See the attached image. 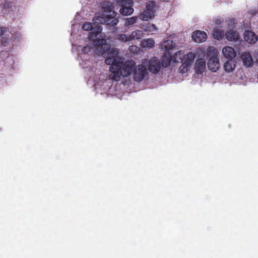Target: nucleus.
<instances>
[{
    "mask_svg": "<svg viewBox=\"0 0 258 258\" xmlns=\"http://www.w3.org/2000/svg\"><path fill=\"white\" fill-rule=\"evenodd\" d=\"M101 34V30L98 27L97 31L92 33L90 38L92 40L93 44L100 49L102 56L105 58L106 64L110 65L113 62L117 61L118 52L114 48H111L110 45L105 43L106 40L102 38Z\"/></svg>",
    "mask_w": 258,
    "mask_h": 258,
    "instance_id": "f257e3e1",
    "label": "nucleus"
},
{
    "mask_svg": "<svg viewBox=\"0 0 258 258\" xmlns=\"http://www.w3.org/2000/svg\"><path fill=\"white\" fill-rule=\"evenodd\" d=\"M103 9L104 13L98 23H100L111 26L116 25L118 23V20L116 17L117 13L114 10V7L112 5L108 3L103 7Z\"/></svg>",
    "mask_w": 258,
    "mask_h": 258,
    "instance_id": "f03ea898",
    "label": "nucleus"
},
{
    "mask_svg": "<svg viewBox=\"0 0 258 258\" xmlns=\"http://www.w3.org/2000/svg\"><path fill=\"white\" fill-rule=\"evenodd\" d=\"M207 55L209 58L207 63L208 69L213 72H216L220 68L217 50L213 46H210L207 49Z\"/></svg>",
    "mask_w": 258,
    "mask_h": 258,
    "instance_id": "7ed1b4c3",
    "label": "nucleus"
},
{
    "mask_svg": "<svg viewBox=\"0 0 258 258\" xmlns=\"http://www.w3.org/2000/svg\"><path fill=\"white\" fill-rule=\"evenodd\" d=\"M182 55H178L179 56L180 59H181V65L179 67L178 71L179 73L184 74L189 70L191 64L193 62L195 58V54L194 52H189L186 54L184 55L183 58H181Z\"/></svg>",
    "mask_w": 258,
    "mask_h": 258,
    "instance_id": "20e7f679",
    "label": "nucleus"
},
{
    "mask_svg": "<svg viewBox=\"0 0 258 258\" xmlns=\"http://www.w3.org/2000/svg\"><path fill=\"white\" fill-rule=\"evenodd\" d=\"M113 3L120 7L119 12L124 16L132 15L134 12V2L132 0H113Z\"/></svg>",
    "mask_w": 258,
    "mask_h": 258,
    "instance_id": "39448f33",
    "label": "nucleus"
},
{
    "mask_svg": "<svg viewBox=\"0 0 258 258\" xmlns=\"http://www.w3.org/2000/svg\"><path fill=\"white\" fill-rule=\"evenodd\" d=\"M133 74L134 80L140 82L147 79L149 73L147 66L142 63L135 67Z\"/></svg>",
    "mask_w": 258,
    "mask_h": 258,
    "instance_id": "423d86ee",
    "label": "nucleus"
},
{
    "mask_svg": "<svg viewBox=\"0 0 258 258\" xmlns=\"http://www.w3.org/2000/svg\"><path fill=\"white\" fill-rule=\"evenodd\" d=\"M135 65L136 62L132 59L126 60L124 63H121L120 76H121L123 78L127 77L132 73H134Z\"/></svg>",
    "mask_w": 258,
    "mask_h": 258,
    "instance_id": "0eeeda50",
    "label": "nucleus"
},
{
    "mask_svg": "<svg viewBox=\"0 0 258 258\" xmlns=\"http://www.w3.org/2000/svg\"><path fill=\"white\" fill-rule=\"evenodd\" d=\"M162 62L156 57H152L148 61L149 71L154 74L158 73L162 68Z\"/></svg>",
    "mask_w": 258,
    "mask_h": 258,
    "instance_id": "6e6552de",
    "label": "nucleus"
},
{
    "mask_svg": "<svg viewBox=\"0 0 258 258\" xmlns=\"http://www.w3.org/2000/svg\"><path fill=\"white\" fill-rule=\"evenodd\" d=\"M240 59L243 62V64L246 68L251 67L253 64V60L251 54L247 51H244L241 53Z\"/></svg>",
    "mask_w": 258,
    "mask_h": 258,
    "instance_id": "1a4fd4ad",
    "label": "nucleus"
},
{
    "mask_svg": "<svg viewBox=\"0 0 258 258\" xmlns=\"http://www.w3.org/2000/svg\"><path fill=\"white\" fill-rule=\"evenodd\" d=\"M111 66L110 67V71L114 75L113 79L116 81H118L120 78V71H121V62L119 61L113 62L112 63H110Z\"/></svg>",
    "mask_w": 258,
    "mask_h": 258,
    "instance_id": "9d476101",
    "label": "nucleus"
},
{
    "mask_svg": "<svg viewBox=\"0 0 258 258\" xmlns=\"http://www.w3.org/2000/svg\"><path fill=\"white\" fill-rule=\"evenodd\" d=\"M141 28L147 35L155 34L158 31L157 27L154 24L150 23H146L142 25Z\"/></svg>",
    "mask_w": 258,
    "mask_h": 258,
    "instance_id": "9b49d317",
    "label": "nucleus"
},
{
    "mask_svg": "<svg viewBox=\"0 0 258 258\" xmlns=\"http://www.w3.org/2000/svg\"><path fill=\"white\" fill-rule=\"evenodd\" d=\"M191 37L195 42L200 43L206 40L207 35L204 31L197 30L192 33Z\"/></svg>",
    "mask_w": 258,
    "mask_h": 258,
    "instance_id": "f8f14e48",
    "label": "nucleus"
},
{
    "mask_svg": "<svg viewBox=\"0 0 258 258\" xmlns=\"http://www.w3.org/2000/svg\"><path fill=\"white\" fill-rule=\"evenodd\" d=\"M195 69L198 74H202L206 69V61L204 58H199L197 60Z\"/></svg>",
    "mask_w": 258,
    "mask_h": 258,
    "instance_id": "ddd939ff",
    "label": "nucleus"
},
{
    "mask_svg": "<svg viewBox=\"0 0 258 258\" xmlns=\"http://www.w3.org/2000/svg\"><path fill=\"white\" fill-rule=\"evenodd\" d=\"M224 56L228 59L234 58L236 56V52L231 46H226L222 49Z\"/></svg>",
    "mask_w": 258,
    "mask_h": 258,
    "instance_id": "4468645a",
    "label": "nucleus"
},
{
    "mask_svg": "<svg viewBox=\"0 0 258 258\" xmlns=\"http://www.w3.org/2000/svg\"><path fill=\"white\" fill-rule=\"evenodd\" d=\"M244 40L250 44L255 43L257 40L256 35L251 31H245L244 34Z\"/></svg>",
    "mask_w": 258,
    "mask_h": 258,
    "instance_id": "2eb2a0df",
    "label": "nucleus"
},
{
    "mask_svg": "<svg viewBox=\"0 0 258 258\" xmlns=\"http://www.w3.org/2000/svg\"><path fill=\"white\" fill-rule=\"evenodd\" d=\"M178 55H182L181 51L176 52L175 53L174 57H172V58L168 57L164 58L162 60H161L162 64V68H166L170 66L171 60H172L174 62H178L176 58V57H178Z\"/></svg>",
    "mask_w": 258,
    "mask_h": 258,
    "instance_id": "dca6fc26",
    "label": "nucleus"
},
{
    "mask_svg": "<svg viewBox=\"0 0 258 258\" xmlns=\"http://www.w3.org/2000/svg\"><path fill=\"white\" fill-rule=\"evenodd\" d=\"M236 63L234 58H230L224 63L223 67L226 72H231L234 70Z\"/></svg>",
    "mask_w": 258,
    "mask_h": 258,
    "instance_id": "f3484780",
    "label": "nucleus"
},
{
    "mask_svg": "<svg viewBox=\"0 0 258 258\" xmlns=\"http://www.w3.org/2000/svg\"><path fill=\"white\" fill-rule=\"evenodd\" d=\"M225 36L229 41H237L239 39V36L236 32L229 30L226 33Z\"/></svg>",
    "mask_w": 258,
    "mask_h": 258,
    "instance_id": "a211bd4d",
    "label": "nucleus"
},
{
    "mask_svg": "<svg viewBox=\"0 0 258 258\" xmlns=\"http://www.w3.org/2000/svg\"><path fill=\"white\" fill-rule=\"evenodd\" d=\"M94 24H92L90 22H86L84 24H83V25L82 26L83 29L85 31L92 30V32L90 33L89 36V38L91 41H92V40L90 38V35L92 34V33L93 32H95V31H97V29L98 27H99L101 30L102 29L100 26H97L96 29H94Z\"/></svg>",
    "mask_w": 258,
    "mask_h": 258,
    "instance_id": "6ab92c4d",
    "label": "nucleus"
},
{
    "mask_svg": "<svg viewBox=\"0 0 258 258\" xmlns=\"http://www.w3.org/2000/svg\"><path fill=\"white\" fill-rule=\"evenodd\" d=\"M154 13L152 10H145L140 16L141 19L148 21L154 17Z\"/></svg>",
    "mask_w": 258,
    "mask_h": 258,
    "instance_id": "aec40b11",
    "label": "nucleus"
},
{
    "mask_svg": "<svg viewBox=\"0 0 258 258\" xmlns=\"http://www.w3.org/2000/svg\"><path fill=\"white\" fill-rule=\"evenodd\" d=\"M212 33L213 37L217 40L221 39L224 36V31L216 28L213 29Z\"/></svg>",
    "mask_w": 258,
    "mask_h": 258,
    "instance_id": "412c9836",
    "label": "nucleus"
},
{
    "mask_svg": "<svg viewBox=\"0 0 258 258\" xmlns=\"http://www.w3.org/2000/svg\"><path fill=\"white\" fill-rule=\"evenodd\" d=\"M155 41L153 39L148 38L142 40V45L143 47L151 48L154 46Z\"/></svg>",
    "mask_w": 258,
    "mask_h": 258,
    "instance_id": "4be33fe9",
    "label": "nucleus"
},
{
    "mask_svg": "<svg viewBox=\"0 0 258 258\" xmlns=\"http://www.w3.org/2000/svg\"><path fill=\"white\" fill-rule=\"evenodd\" d=\"M143 33L140 31H133L130 35H129V39L130 40H135V39H141L142 37Z\"/></svg>",
    "mask_w": 258,
    "mask_h": 258,
    "instance_id": "5701e85b",
    "label": "nucleus"
},
{
    "mask_svg": "<svg viewBox=\"0 0 258 258\" xmlns=\"http://www.w3.org/2000/svg\"><path fill=\"white\" fill-rule=\"evenodd\" d=\"M138 19V17H132L127 18L125 20V25L126 26L135 24Z\"/></svg>",
    "mask_w": 258,
    "mask_h": 258,
    "instance_id": "b1692460",
    "label": "nucleus"
},
{
    "mask_svg": "<svg viewBox=\"0 0 258 258\" xmlns=\"http://www.w3.org/2000/svg\"><path fill=\"white\" fill-rule=\"evenodd\" d=\"M10 39V34H6L1 39V44L4 46H7L9 44Z\"/></svg>",
    "mask_w": 258,
    "mask_h": 258,
    "instance_id": "393cba45",
    "label": "nucleus"
},
{
    "mask_svg": "<svg viewBox=\"0 0 258 258\" xmlns=\"http://www.w3.org/2000/svg\"><path fill=\"white\" fill-rule=\"evenodd\" d=\"M116 38L122 42H127L130 41L129 35L125 34H118Z\"/></svg>",
    "mask_w": 258,
    "mask_h": 258,
    "instance_id": "a878e982",
    "label": "nucleus"
},
{
    "mask_svg": "<svg viewBox=\"0 0 258 258\" xmlns=\"http://www.w3.org/2000/svg\"><path fill=\"white\" fill-rule=\"evenodd\" d=\"M9 30L6 27H0V37L5 35Z\"/></svg>",
    "mask_w": 258,
    "mask_h": 258,
    "instance_id": "bb28decb",
    "label": "nucleus"
},
{
    "mask_svg": "<svg viewBox=\"0 0 258 258\" xmlns=\"http://www.w3.org/2000/svg\"><path fill=\"white\" fill-rule=\"evenodd\" d=\"M214 22H215V24L216 25L219 26L223 22V20L222 18H218V19H215Z\"/></svg>",
    "mask_w": 258,
    "mask_h": 258,
    "instance_id": "cd10ccee",
    "label": "nucleus"
},
{
    "mask_svg": "<svg viewBox=\"0 0 258 258\" xmlns=\"http://www.w3.org/2000/svg\"><path fill=\"white\" fill-rule=\"evenodd\" d=\"M90 48L89 46H84L82 48V51L85 53H88L90 51Z\"/></svg>",
    "mask_w": 258,
    "mask_h": 258,
    "instance_id": "c85d7f7f",
    "label": "nucleus"
}]
</instances>
